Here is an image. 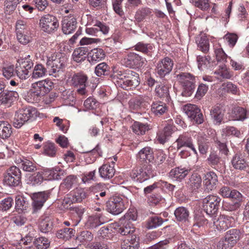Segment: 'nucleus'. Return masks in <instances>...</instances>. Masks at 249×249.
I'll use <instances>...</instances> for the list:
<instances>
[{
  "instance_id": "69168bd1",
  "label": "nucleus",
  "mask_w": 249,
  "mask_h": 249,
  "mask_svg": "<svg viewBox=\"0 0 249 249\" xmlns=\"http://www.w3.org/2000/svg\"><path fill=\"white\" fill-rule=\"evenodd\" d=\"M222 132L227 136L233 135L237 137L240 135V131L233 126L226 127L223 129Z\"/></svg>"
},
{
  "instance_id": "423d86ee",
  "label": "nucleus",
  "mask_w": 249,
  "mask_h": 249,
  "mask_svg": "<svg viewBox=\"0 0 249 249\" xmlns=\"http://www.w3.org/2000/svg\"><path fill=\"white\" fill-rule=\"evenodd\" d=\"M127 202L125 198L120 196H113L107 202V212L114 215L121 213L126 209Z\"/></svg>"
},
{
  "instance_id": "20e7f679",
  "label": "nucleus",
  "mask_w": 249,
  "mask_h": 249,
  "mask_svg": "<svg viewBox=\"0 0 249 249\" xmlns=\"http://www.w3.org/2000/svg\"><path fill=\"white\" fill-rule=\"evenodd\" d=\"M179 83L183 87L182 95L183 96H191L195 89V77L190 73L181 72L177 75Z\"/></svg>"
},
{
  "instance_id": "412c9836",
  "label": "nucleus",
  "mask_w": 249,
  "mask_h": 249,
  "mask_svg": "<svg viewBox=\"0 0 249 249\" xmlns=\"http://www.w3.org/2000/svg\"><path fill=\"white\" fill-rule=\"evenodd\" d=\"M64 171L62 170L55 169H45L42 172L44 179L59 180L64 176Z\"/></svg>"
},
{
  "instance_id": "09e8293b",
  "label": "nucleus",
  "mask_w": 249,
  "mask_h": 249,
  "mask_svg": "<svg viewBox=\"0 0 249 249\" xmlns=\"http://www.w3.org/2000/svg\"><path fill=\"white\" fill-rule=\"evenodd\" d=\"M50 243L49 240L44 237H38L34 241V245L37 249H47L49 247Z\"/></svg>"
},
{
  "instance_id": "f3484780",
  "label": "nucleus",
  "mask_w": 249,
  "mask_h": 249,
  "mask_svg": "<svg viewBox=\"0 0 249 249\" xmlns=\"http://www.w3.org/2000/svg\"><path fill=\"white\" fill-rule=\"evenodd\" d=\"M177 148L180 149L183 147H186L191 149L195 155H197V151L195 147L193 140L191 137L186 134L180 135L176 140Z\"/></svg>"
},
{
  "instance_id": "a878e982",
  "label": "nucleus",
  "mask_w": 249,
  "mask_h": 249,
  "mask_svg": "<svg viewBox=\"0 0 249 249\" xmlns=\"http://www.w3.org/2000/svg\"><path fill=\"white\" fill-rule=\"evenodd\" d=\"M105 57V53L101 48L93 49L89 53V61L92 64L101 61Z\"/></svg>"
},
{
  "instance_id": "bb28decb",
  "label": "nucleus",
  "mask_w": 249,
  "mask_h": 249,
  "mask_svg": "<svg viewBox=\"0 0 249 249\" xmlns=\"http://www.w3.org/2000/svg\"><path fill=\"white\" fill-rule=\"evenodd\" d=\"M232 166L237 170H245L248 166L243 156L239 154H235L231 160Z\"/></svg>"
},
{
  "instance_id": "cd10ccee",
  "label": "nucleus",
  "mask_w": 249,
  "mask_h": 249,
  "mask_svg": "<svg viewBox=\"0 0 249 249\" xmlns=\"http://www.w3.org/2000/svg\"><path fill=\"white\" fill-rule=\"evenodd\" d=\"M167 110L168 107L166 104L161 101L153 102L151 105V111L156 116H160Z\"/></svg>"
},
{
  "instance_id": "a18cd8bd",
  "label": "nucleus",
  "mask_w": 249,
  "mask_h": 249,
  "mask_svg": "<svg viewBox=\"0 0 249 249\" xmlns=\"http://www.w3.org/2000/svg\"><path fill=\"white\" fill-rule=\"evenodd\" d=\"M47 72V69L42 64L36 65L32 73V77L37 79L42 77Z\"/></svg>"
},
{
  "instance_id": "4be33fe9",
  "label": "nucleus",
  "mask_w": 249,
  "mask_h": 249,
  "mask_svg": "<svg viewBox=\"0 0 249 249\" xmlns=\"http://www.w3.org/2000/svg\"><path fill=\"white\" fill-rule=\"evenodd\" d=\"M135 230L133 225L130 221H126L124 219H120L119 221V225L117 231L123 235H127L132 234Z\"/></svg>"
},
{
  "instance_id": "f8f14e48",
  "label": "nucleus",
  "mask_w": 249,
  "mask_h": 249,
  "mask_svg": "<svg viewBox=\"0 0 249 249\" xmlns=\"http://www.w3.org/2000/svg\"><path fill=\"white\" fill-rule=\"evenodd\" d=\"M88 77L86 75L77 73L72 76L71 82V85L77 89V92L80 95H85L86 92V83Z\"/></svg>"
},
{
  "instance_id": "bf43d9fd",
  "label": "nucleus",
  "mask_w": 249,
  "mask_h": 249,
  "mask_svg": "<svg viewBox=\"0 0 249 249\" xmlns=\"http://www.w3.org/2000/svg\"><path fill=\"white\" fill-rule=\"evenodd\" d=\"M151 13L150 9L148 8H142L136 12L135 18L138 22H141Z\"/></svg>"
},
{
  "instance_id": "a211bd4d",
  "label": "nucleus",
  "mask_w": 249,
  "mask_h": 249,
  "mask_svg": "<svg viewBox=\"0 0 249 249\" xmlns=\"http://www.w3.org/2000/svg\"><path fill=\"white\" fill-rule=\"evenodd\" d=\"M77 21L73 16L65 17L62 23V30L66 35L72 33L76 28Z\"/></svg>"
},
{
  "instance_id": "f704fd0d",
  "label": "nucleus",
  "mask_w": 249,
  "mask_h": 249,
  "mask_svg": "<svg viewBox=\"0 0 249 249\" xmlns=\"http://www.w3.org/2000/svg\"><path fill=\"white\" fill-rule=\"evenodd\" d=\"M131 127L133 132L138 135H144L146 131L150 129V126L147 124H143L139 122H134Z\"/></svg>"
},
{
  "instance_id": "79ce46f5",
  "label": "nucleus",
  "mask_w": 249,
  "mask_h": 249,
  "mask_svg": "<svg viewBox=\"0 0 249 249\" xmlns=\"http://www.w3.org/2000/svg\"><path fill=\"white\" fill-rule=\"evenodd\" d=\"M199 50L203 53H207L209 50V41L205 36H202L196 40Z\"/></svg>"
},
{
  "instance_id": "e433bc0d",
  "label": "nucleus",
  "mask_w": 249,
  "mask_h": 249,
  "mask_svg": "<svg viewBox=\"0 0 249 249\" xmlns=\"http://www.w3.org/2000/svg\"><path fill=\"white\" fill-rule=\"evenodd\" d=\"M88 51V49L86 47H80L76 49L72 54L74 61L79 63L85 60Z\"/></svg>"
},
{
  "instance_id": "58836bf2",
  "label": "nucleus",
  "mask_w": 249,
  "mask_h": 249,
  "mask_svg": "<svg viewBox=\"0 0 249 249\" xmlns=\"http://www.w3.org/2000/svg\"><path fill=\"white\" fill-rule=\"evenodd\" d=\"M137 157L142 160H148L150 161L153 159V152L150 147H145L141 149L138 154Z\"/></svg>"
},
{
  "instance_id": "aec40b11",
  "label": "nucleus",
  "mask_w": 249,
  "mask_h": 249,
  "mask_svg": "<svg viewBox=\"0 0 249 249\" xmlns=\"http://www.w3.org/2000/svg\"><path fill=\"white\" fill-rule=\"evenodd\" d=\"M191 169L189 167H176L170 171L169 177L175 180H181L188 175Z\"/></svg>"
},
{
  "instance_id": "6ab92c4d",
  "label": "nucleus",
  "mask_w": 249,
  "mask_h": 249,
  "mask_svg": "<svg viewBox=\"0 0 249 249\" xmlns=\"http://www.w3.org/2000/svg\"><path fill=\"white\" fill-rule=\"evenodd\" d=\"M18 97V94L17 92L5 90L0 95V105L10 107Z\"/></svg>"
},
{
  "instance_id": "052dcab7",
  "label": "nucleus",
  "mask_w": 249,
  "mask_h": 249,
  "mask_svg": "<svg viewBox=\"0 0 249 249\" xmlns=\"http://www.w3.org/2000/svg\"><path fill=\"white\" fill-rule=\"evenodd\" d=\"M21 167L24 171L27 172H34L36 170V165L35 163L28 160H24L21 161Z\"/></svg>"
},
{
  "instance_id": "7ed1b4c3",
  "label": "nucleus",
  "mask_w": 249,
  "mask_h": 249,
  "mask_svg": "<svg viewBox=\"0 0 249 249\" xmlns=\"http://www.w3.org/2000/svg\"><path fill=\"white\" fill-rule=\"evenodd\" d=\"M53 85V83L48 79L34 83L28 93L29 97L33 98L34 102H37L41 96L50 91Z\"/></svg>"
},
{
  "instance_id": "7c9ffc66",
  "label": "nucleus",
  "mask_w": 249,
  "mask_h": 249,
  "mask_svg": "<svg viewBox=\"0 0 249 249\" xmlns=\"http://www.w3.org/2000/svg\"><path fill=\"white\" fill-rule=\"evenodd\" d=\"M174 214L178 221L185 222L188 221L190 213L186 208L179 207L175 210Z\"/></svg>"
},
{
  "instance_id": "c756f323",
  "label": "nucleus",
  "mask_w": 249,
  "mask_h": 249,
  "mask_svg": "<svg viewBox=\"0 0 249 249\" xmlns=\"http://www.w3.org/2000/svg\"><path fill=\"white\" fill-rule=\"evenodd\" d=\"M115 172L114 167L108 164H103L99 169L100 177L104 179L111 178L114 176Z\"/></svg>"
},
{
  "instance_id": "680f3d73",
  "label": "nucleus",
  "mask_w": 249,
  "mask_h": 249,
  "mask_svg": "<svg viewBox=\"0 0 249 249\" xmlns=\"http://www.w3.org/2000/svg\"><path fill=\"white\" fill-rule=\"evenodd\" d=\"M21 1L22 0H6L4 4L6 11L8 13L13 11Z\"/></svg>"
},
{
  "instance_id": "393cba45",
  "label": "nucleus",
  "mask_w": 249,
  "mask_h": 249,
  "mask_svg": "<svg viewBox=\"0 0 249 249\" xmlns=\"http://www.w3.org/2000/svg\"><path fill=\"white\" fill-rule=\"evenodd\" d=\"M53 223L51 217L44 215L40 219L39 229L43 233H48L53 229Z\"/></svg>"
},
{
  "instance_id": "39448f33",
  "label": "nucleus",
  "mask_w": 249,
  "mask_h": 249,
  "mask_svg": "<svg viewBox=\"0 0 249 249\" xmlns=\"http://www.w3.org/2000/svg\"><path fill=\"white\" fill-rule=\"evenodd\" d=\"M39 25L42 31L49 35L55 33L59 27V22L57 18L50 14L41 17Z\"/></svg>"
},
{
  "instance_id": "b1692460",
  "label": "nucleus",
  "mask_w": 249,
  "mask_h": 249,
  "mask_svg": "<svg viewBox=\"0 0 249 249\" xmlns=\"http://www.w3.org/2000/svg\"><path fill=\"white\" fill-rule=\"evenodd\" d=\"M204 183L209 190H213L216 186L218 179L216 174L213 172L206 173L204 177Z\"/></svg>"
},
{
  "instance_id": "a19ab883",
  "label": "nucleus",
  "mask_w": 249,
  "mask_h": 249,
  "mask_svg": "<svg viewBox=\"0 0 249 249\" xmlns=\"http://www.w3.org/2000/svg\"><path fill=\"white\" fill-rule=\"evenodd\" d=\"M11 125L7 122H0V137L6 139L11 135Z\"/></svg>"
},
{
  "instance_id": "9d476101",
  "label": "nucleus",
  "mask_w": 249,
  "mask_h": 249,
  "mask_svg": "<svg viewBox=\"0 0 249 249\" xmlns=\"http://www.w3.org/2000/svg\"><path fill=\"white\" fill-rule=\"evenodd\" d=\"M123 62L127 67L137 69L144 66L146 64V60L145 58L134 53H130L124 58Z\"/></svg>"
},
{
  "instance_id": "2f4dec72",
  "label": "nucleus",
  "mask_w": 249,
  "mask_h": 249,
  "mask_svg": "<svg viewBox=\"0 0 249 249\" xmlns=\"http://www.w3.org/2000/svg\"><path fill=\"white\" fill-rule=\"evenodd\" d=\"M122 249H138L139 242L135 235H132L123 240L121 244Z\"/></svg>"
},
{
  "instance_id": "4468645a",
  "label": "nucleus",
  "mask_w": 249,
  "mask_h": 249,
  "mask_svg": "<svg viewBox=\"0 0 249 249\" xmlns=\"http://www.w3.org/2000/svg\"><path fill=\"white\" fill-rule=\"evenodd\" d=\"M235 219L230 216L222 214L213 221L214 226L218 231H225L230 227L234 226Z\"/></svg>"
},
{
  "instance_id": "4c0bfd02",
  "label": "nucleus",
  "mask_w": 249,
  "mask_h": 249,
  "mask_svg": "<svg viewBox=\"0 0 249 249\" xmlns=\"http://www.w3.org/2000/svg\"><path fill=\"white\" fill-rule=\"evenodd\" d=\"M225 237L226 240L231 242V244L234 246L241 237L240 231L235 229L230 230L227 232Z\"/></svg>"
},
{
  "instance_id": "338daca9",
  "label": "nucleus",
  "mask_w": 249,
  "mask_h": 249,
  "mask_svg": "<svg viewBox=\"0 0 249 249\" xmlns=\"http://www.w3.org/2000/svg\"><path fill=\"white\" fill-rule=\"evenodd\" d=\"M223 38L228 42L231 47H233L237 41L238 36L235 34L228 33L225 35Z\"/></svg>"
},
{
  "instance_id": "4d7b16f0",
  "label": "nucleus",
  "mask_w": 249,
  "mask_h": 249,
  "mask_svg": "<svg viewBox=\"0 0 249 249\" xmlns=\"http://www.w3.org/2000/svg\"><path fill=\"white\" fill-rule=\"evenodd\" d=\"M17 64L29 70H31L34 66V63L30 58V55L24 58H19L18 60Z\"/></svg>"
},
{
  "instance_id": "3c124183",
  "label": "nucleus",
  "mask_w": 249,
  "mask_h": 249,
  "mask_svg": "<svg viewBox=\"0 0 249 249\" xmlns=\"http://www.w3.org/2000/svg\"><path fill=\"white\" fill-rule=\"evenodd\" d=\"M207 161L209 165L213 168L219 167L221 165L220 158L214 153H211L207 159Z\"/></svg>"
},
{
  "instance_id": "c85d7f7f",
  "label": "nucleus",
  "mask_w": 249,
  "mask_h": 249,
  "mask_svg": "<svg viewBox=\"0 0 249 249\" xmlns=\"http://www.w3.org/2000/svg\"><path fill=\"white\" fill-rule=\"evenodd\" d=\"M202 179L201 177L197 173L192 175L187 182V187L192 191L200 187Z\"/></svg>"
},
{
  "instance_id": "603ef678",
  "label": "nucleus",
  "mask_w": 249,
  "mask_h": 249,
  "mask_svg": "<svg viewBox=\"0 0 249 249\" xmlns=\"http://www.w3.org/2000/svg\"><path fill=\"white\" fill-rule=\"evenodd\" d=\"M109 70V66L105 62H102L97 65L95 68V73L98 76L107 74Z\"/></svg>"
},
{
  "instance_id": "774afa93",
  "label": "nucleus",
  "mask_w": 249,
  "mask_h": 249,
  "mask_svg": "<svg viewBox=\"0 0 249 249\" xmlns=\"http://www.w3.org/2000/svg\"><path fill=\"white\" fill-rule=\"evenodd\" d=\"M28 203L25 201L24 198L22 196H17L16 198V207L17 209L23 211L26 210Z\"/></svg>"
},
{
  "instance_id": "ea45409f",
  "label": "nucleus",
  "mask_w": 249,
  "mask_h": 249,
  "mask_svg": "<svg viewBox=\"0 0 249 249\" xmlns=\"http://www.w3.org/2000/svg\"><path fill=\"white\" fill-rule=\"evenodd\" d=\"M75 231L71 228H64L59 230L56 233V236L64 240H68L74 236Z\"/></svg>"
},
{
  "instance_id": "0eeeda50",
  "label": "nucleus",
  "mask_w": 249,
  "mask_h": 249,
  "mask_svg": "<svg viewBox=\"0 0 249 249\" xmlns=\"http://www.w3.org/2000/svg\"><path fill=\"white\" fill-rule=\"evenodd\" d=\"M66 58L61 53L57 54L48 58L46 65L50 75L58 72L65 67Z\"/></svg>"
},
{
  "instance_id": "de8ad7c7",
  "label": "nucleus",
  "mask_w": 249,
  "mask_h": 249,
  "mask_svg": "<svg viewBox=\"0 0 249 249\" xmlns=\"http://www.w3.org/2000/svg\"><path fill=\"white\" fill-rule=\"evenodd\" d=\"M163 219L158 216L151 217L147 222L146 228L148 229L156 228L162 225Z\"/></svg>"
},
{
  "instance_id": "5701e85b",
  "label": "nucleus",
  "mask_w": 249,
  "mask_h": 249,
  "mask_svg": "<svg viewBox=\"0 0 249 249\" xmlns=\"http://www.w3.org/2000/svg\"><path fill=\"white\" fill-rule=\"evenodd\" d=\"M248 116L247 110L239 107H234L230 114L231 119L234 121H243Z\"/></svg>"
},
{
  "instance_id": "dca6fc26",
  "label": "nucleus",
  "mask_w": 249,
  "mask_h": 249,
  "mask_svg": "<svg viewBox=\"0 0 249 249\" xmlns=\"http://www.w3.org/2000/svg\"><path fill=\"white\" fill-rule=\"evenodd\" d=\"M109 30V27L105 24L97 21L93 27L86 28V33L89 35L97 36L100 32L104 35L107 34Z\"/></svg>"
},
{
  "instance_id": "f03ea898",
  "label": "nucleus",
  "mask_w": 249,
  "mask_h": 249,
  "mask_svg": "<svg viewBox=\"0 0 249 249\" xmlns=\"http://www.w3.org/2000/svg\"><path fill=\"white\" fill-rule=\"evenodd\" d=\"M37 116V110L31 106L18 109L15 112L13 125L16 128L21 127L25 122Z\"/></svg>"
},
{
  "instance_id": "ddd939ff",
  "label": "nucleus",
  "mask_w": 249,
  "mask_h": 249,
  "mask_svg": "<svg viewBox=\"0 0 249 249\" xmlns=\"http://www.w3.org/2000/svg\"><path fill=\"white\" fill-rule=\"evenodd\" d=\"M174 63L173 60L166 57L158 62L156 65V72L161 77H164L172 71Z\"/></svg>"
},
{
  "instance_id": "8fccbe9b",
  "label": "nucleus",
  "mask_w": 249,
  "mask_h": 249,
  "mask_svg": "<svg viewBox=\"0 0 249 249\" xmlns=\"http://www.w3.org/2000/svg\"><path fill=\"white\" fill-rule=\"evenodd\" d=\"M93 238V234L88 231H82L76 237V239L83 244L91 241Z\"/></svg>"
},
{
  "instance_id": "473e14b6",
  "label": "nucleus",
  "mask_w": 249,
  "mask_h": 249,
  "mask_svg": "<svg viewBox=\"0 0 249 249\" xmlns=\"http://www.w3.org/2000/svg\"><path fill=\"white\" fill-rule=\"evenodd\" d=\"M210 116L214 123H220L223 118L224 110L220 105L215 106L210 110Z\"/></svg>"
},
{
  "instance_id": "6e6552de",
  "label": "nucleus",
  "mask_w": 249,
  "mask_h": 249,
  "mask_svg": "<svg viewBox=\"0 0 249 249\" xmlns=\"http://www.w3.org/2000/svg\"><path fill=\"white\" fill-rule=\"evenodd\" d=\"M20 170L15 166L8 169L3 174V182L9 186H17L21 182Z\"/></svg>"
},
{
  "instance_id": "1a4fd4ad",
  "label": "nucleus",
  "mask_w": 249,
  "mask_h": 249,
  "mask_svg": "<svg viewBox=\"0 0 249 249\" xmlns=\"http://www.w3.org/2000/svg\"><path fill=\"white\" fill-rule=\"evenodd\" d=\"M221 198L217 196L209 195L203 200V208L209 215L215 214L219 208Z\"/></svg>"
},
{
  "instance_id": "c9c22d12",
  "label": "nucleus",
  "mask_w": 249,
  "mask_h": 249,
  "mask_svg": "<svg viewBox=\"0 0 249 249\" xmlns=\"http://www.w3.org/2000/svg\"><path fill=\"white\" fill-rule=\"evenodd\" d=\"M196 140L199 152L202 154H206L208 149V140L204 135L199 134L196 136Z\"/></svg>"
},
{
  "instance_id": "72a5a7b5",
  "label": "nucleus",
  "mask_w": 249,
  "mask_h": 249,
  "mask_svg": "<svg viewBox=\"0 0 249 249\" xmlns=\"http://www.w3.org/2000/svg\"><path fill=\"white\" fill-rule=\"evenodd\" d=\"M140 175L139 182H142L154 176L151 166L150 165H144L139 168Z\"/></svg>"
},
{
  "instance_id": "6e6d98bb",
  "label": "nucleus",
  "mask_w": 249,
  "mask_h": 249,
  "mask_svg": "<svg viewBox=\"0 0 249 249\" xmlns=\"http://www.w3.org/2000/svg\"><path fill=\"white\" fill-rule=\"evenodd\" d=\"M30 30L26 21L24 20H18L16 23V34H19L22 32H26Z\"/></svg>"
},
{
  "instance_id": "13d9d810",
  "label": "nucleus",
  "mask_w": 249,
  "mask_h": 249,
  "mask_svg": "<svg viewBox=\"0 0 249 249\" xmlns=\"http://www.w3.org/2000/svg\"><path fill=\"white\" fill-rule=\"evenodd\" d=\"M17 37L18 41L21 44L25 45L28 44L31 40L30 30L27 31L26 33L22 32L17 34Z\"/></svg>"
},
{
  "instance_id": "e2e57ef3",
  "label": "nucleus",
  "mask_w": 249,
  "mask_h": 249,
  "mask_svg": "<svg viewBox=\"0 0 249 249\" xmlns=\"http://www.w3.org/2000/svg\"><path fill=\"white\" fill-rule=\"evenodd\" d=\"M29 180L31 184L36 185L40 184L43 182L44 178L42 174L38 172L30 176Z\"/></svg>"
},
{
  "instance_id": "9b49d317",
  "label": "nucleus",
  "mask_w": 249,
  "mask_h": 249,
  "mask_svg": "<svg viewBox=\"0 0 249 249\" xmlns=\"http://www.w3.org/2000/svg\"><path fill=\"white\" fill-rule=\"evenodd\" d=\"M184 110L193 123L201 124L203 122V115L200 109L196 105H187L184 106Z\"/></svg>"
},
{
  "instance_id": "0e129e2a",
  "label": "nucleus",
  "mask_w": 249,
  "mask_h": 249,
  "mask_svg": "<svg viewBox=\"0 0 249 249\" xmlns=\"http://www.w3.org/2000/svg\"><path fill=\"white\" fill-rule=\"evenodd\" d=\"M13 200L11 197L4 199L0 202V210L6 211L9 209L12 206Z\"/></svg>"
},
{
  "instance_id": "864d4df0",
  "label": "nucleus",
  "mask_w": 249,
  "mask_h": 249,
  "mask_svg": "<svg viewBox=\"0 0 249 249\" xmlns=\"http://www.w3.org/2000/svg\"><path fill=\"white\" fill-rule=\"evenodd\" d=\"M155 92L157 96L160 98H168L169 95L168 87L163 84L156 86Z\"/></svg>"
},
{
  "instance_id": "f257e3e1",
  "label": "nucleus",
  "mask_w": 249,
  "mask_h": 249,
  "mask_svg": "<svg viewBox=\"0 0 249 249\" xmlns=\"http://www.w3.org/2000/svg\"><path fill=\"white\" fill-rule=\"evenodd\" d=\"M113 76L117 79L118 85L125 90L135 88L140 84L139 74L131 70L124 71L117 70L114 71Z\"/></svg>"
},
{
  "instance_id": "49530a36",
  "label": "nucleus",
  "mask_w": 249,
  "mask_h": 249,
  "mask_svg": "<svg viewBox=\"0 0 249 249\" xmlns=\"http://www.w3.org/2000/svg\"><path fill=\"white\" fill-rule=\"evenodd\" d=\"M71 194L72 196L73 201L75 202H81L87 197V193L82 188H76Z\"/></svg>"
},
{
  "instance_id": "c03bdc74",
  "label": "nucleus",
  "mask_w": 249,
  "mask_h": 249,
  "mask_svg": "<svg viewBox=\"0 0 249 249\" xmlns=\"http://www.w3.org/2000/svg\"><path fill=\"white\" fill-rule=\"evenodd\" d=\"M214 74L218 75V78L230 79L233 75V72L227 69L225 65L220 66V69L214 71Z\"/></svg>"
},
{
  "instance_id": "5fc2aeb1",
  "label": "nucleus",
  "mask_w": 249,
  "mask_h": 249,
  "mask_svg": "<svg viewBox=\"0 0 249 249\" xmlns=\"http://www.w3.org/2000/svg\"><path fill=\"white\" fill-rule=\"evenodd\" d=\"M44 154L50 157H54L56 152V149L53 143L48 142L43 147Z\"/></svg>"
},
{
  "instance_id": "2eb2a0df",
  "label": "nucleus",
  "mask_w": 249,
  "mask_h": 249,
  "mask_svg": "<svg viewBox=\"0 0 249 249\" xmlns=\"http://www.w3.org/2000/svg\"><path fill=\"white\" fill-rule=\"evenodd\" d=\"M48 196L49 193L47 192H37L33 194L32 198L33 201V206L35 212L42 208Z\"/></svg>"
},
{
  "instance_id": "37998d69",
  "label": "nucleus",
  "mask_w": 249,
  "mask_h": 249,
  "mask_svg": "<svg viewBox=\"0 0 249 249\" xmlns=\"http://www.w3.org/2000/svg\"><path fill=\"white\" fill-rule=\"evenodd\" d=\"M15 70L18 77L21 80L27 79L30 75V70L27 69V68H24L17 63Z\"/></svg>"
}]
</instances>
